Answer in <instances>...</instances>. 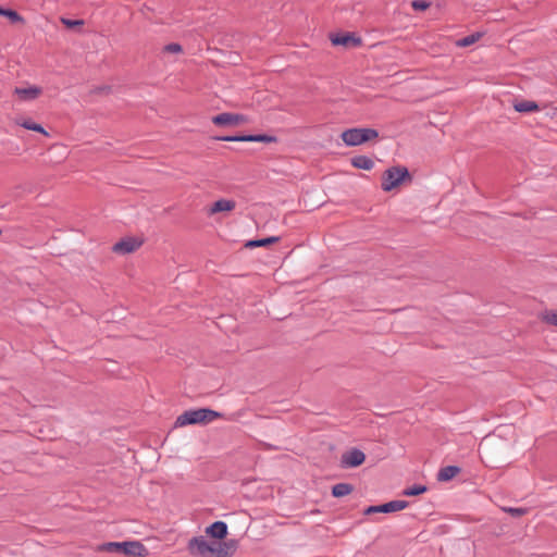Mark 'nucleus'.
<instances>
[{
	"label": "nucleus",
	"mask_w": 557,
	"mask_h": 557,
	"mask_svg": "<svg viewBox=\"0 0 557 557\" xmlns=\"http://www.w3.org/2000/svg\"><path fill=\"white\" fill-rule=\"evenodd\" d=\"M512 108L519 113H533L541 110V106L537 102L527 99H515Z\"/></svg>",
	"instance_id": "obj_12"
},
{
	"label": "nucleus",
	"mask_w": 557,
	"mask_h": 557,
	"mask_svg": "<svg viewBox=\"0 0 557 557\" xmlns=\"http://www.w3.org/2000/svg\"><path fill=\"white\" fill-rule=\"evenodd\" d=\"M377 136L379 133L375 129L366 127L349 128L341 134L342 140L350 147L362 145L377 138Z\"/></svg>",
	"instance_id": "obj_3"
},
{
	"label": "nucleus",
	"mask_w": 557,
	"mask_h": 557,
	"mask_svg": "<svg viewBox=\"0 0 557 557\" xmlns=\"http://www.w3.org/2000/svg\"><path fill=\"white\" fill-rule=\"evenodd\" d=\"M278 240H280L278 237L271 236V237L263 238V239L249 240L246 244V247H248V248L263 247V246H268V245H271V244H275Z\"/></svg>",
	"instance_id": "obj_19"
},
{
	"label": "nucleus",
	"mask_w": 557,
	"mask_h": 557,
	"mask_svg": "<svg viewBox=\"0 0 557 557\" xmlns=\"http://www.w3.org/2000/svg\"><path fill=\"white\" fill-rule=\"evenodd\" d=\"M102 548L110 553H122L126 556L145 557L148 549L139 541L109 542Z\"/></svg>",
	"instance_id": "obj_2"
},
{
	"label": "nucleus",
	"mask_w": 557,
	"mask_h": 557,
	"mask_svg": "<svg viewBox=\"0 0 557 557\" xmlns=\"http://www.w3.org/2000/svg\"><path fill=\"white\" fill-rule=\"evenodd\" d=\"M542 319L545 323L557 326V311H547Z\"/></svg>",
	"instance_id": "obj_25"
},
{
	"label": "nucleus",
	"mask_w": 557,
	"mask_h": 557,
	"mask_svg": "<svg viewBox=\"0 0 557 557\" xmlns=\"http://www.w3.org/2000/svg\"><path fill=\"white\" fill-rule=\"evenodd\" d=\"M409 506V503L407 500H391L385 504L375 505V506H369L364 509L363 513L366 516L372 515V513H391L396 512L399 510H403Z\"/></svg>",
	"instance_id": "obj_6"
},
{
	"label": "nucleus",
	"mask_w": 557,
	"mask_h": 557,
	"mask_svg": "<svg viewBox=\"0 0 557 557\" xmlns=\"http://www.w3.org/2000/svg\"><path fill=\"white\" fill-rule=\"evenodd\" d=\"M12 125L15 127H22L27 131L36 132L45 137H49L50 134L45 129V127L37 123L33 117L25 115V114H18L12 119Z\"/></svg>",
	"instance_id": "obj_7"
},
{
	"label": "nucleus",
	"mask_w": 557,
	"mask_h": 557,
	"mask_svg": "<svg viewBox=\"0 0 557 557\" xmlns=\"http://www.w3.org/2000/svg\"><path fill=\"white\" fill-rule=\"evenodd\" d=\"M366 461V454L356 447L349 448L341 456L339 467L342 469H354L360 467Z\"/></svg>",
	"instance_id": "obj_4"
},
{
	"label": "nucleus",
	"mask_w": 557,
	"mask_h": 557,
	"mask_svg": "<svg viewBox=\"0 0 557 557\" xmlns=\"http://www.w3.org/2000/svg\"><path fill=\"white\" fill-rule=\"evenodd\" d=\"M206 533L216 540H224L227 535V524L224 521H215L206 529Z\"/></svg>",
	"instance_id": "obj_14"
},
{
	"label": "nucleus",
	"mask_w": 557,
	"mask_h": 557,
	"mask_svg": "<svg viewBox=\"0 0 557 557\" xmlns=\"http://www.w3.org/2000/svg\"><path fill=\"white\" fill-rule=\"evenodd\" d=\"M0 15L8 17L12 23H21L23 22V17L13 10L3 9L0 7Z\"/></svg>",
	"instance_id": "obj_21"
},
{
	"label": "nucleus",
	"mask_w": 557,
	"mask_h": 557,
	"mask_svg": "<svg viewBox=\"0 0 557 557\" xmlns=\"http://www.w3.org/2000/svg\"><path fill=\"white\" fill-rule=\"evenodd\" d=\"M220 413L207 408H199V409H190L186 410L182 416L178 418H220Z\"/></svg>",
	"instance_id": "obj_15"
},
{
	"label": "nucleus",
	"mask_w": 557,
	"mask_h": 557,
	"mask_svg": "<svg viewBox=\"0 0 557 557\" xmlns=\"http://www.w3.org/2000/svg\"><path fill=\"white\" fill-rule=\"evenodd\" d=\"M42 90L38 86L16 87L14 95L22 101H29L38 98Z\"/></svg>",
	"instance_id": "obj_11"
},
{
	"label": "nucleus",
	"mask_w": 557,
	"mask_h": 557,
	"mask_svg": "<svg viewBox=\"0 0 557 557\" xmlns=\"http://www.w3.org/2000/svg\"><path fill=\"white\" fill-rule=\"evenodd\" d=\"M351 164L361 170L370 171L374 166V162L366 156H357L351 159Z\"/></svg>",
	"instance_id": "obj_18"
},
{
	"label": "nucleus",
	"mask_w": 557,
	"mask_h": 557,
	"mask_svg": "<svg viewBox=\"0 0 557 557\" xmlns=\"http://www.w3.org/2000/svg\"><path fill=\"white\" fill-rule=\"evenodd\" d=\"M430 2L425 0H413L411 7L417 11H424L430 8Z\"/></svg>",
	"instance_id": "obj_28"
},
{
	"label": "nucleus",
	"mask_w": 557,
	"mask_h": 557,
	"mask_svg": "<svg viewBox=\"0 0 557 557\" xmlns=\"http://www.w3.org/2000/svg\"><path fill=\"white\" fill-rule=\"evenodd\" d=\"M211 420H175L174 428H182L188 424H202L206 425Z\"/></svg>",
	"instance_id": "obj_24"
},
{
	"label": "nucleus",
	"mask_w": 557,
	"mask_h": 557,
	"mask_svg": "<svg viewBox=\"0 0 557 557\" xmlns=\"http://www.w3.org/2000/svg\"><path fill=\"white\" fill-rule=\"evenodd\" d=\"M354 491V485L350 483H337L332 486V496L335 498H341L346 495H349Z\"/></svg>",
	"instance_id": "obj_17"
},
{
	"label": "nucleus",
	"mask_w": 557,
	"mask_h": 557,
	"mask_svg": "<svg viewBox=\"0 0 557 557\" xmlns=\"http://www.w3.org/2000/svg\"><path fill=\"white\" fill-rule=\"evenodd\" d=\"M220 139L224 140V141H255V143H265V144H271V143L277 141V138L275 136L265 135V134L244 135V136H226V137H222Z\"/></svg>",
	"instance_id": "obj_10"
},
{
	"label": "nucleus",
	"mask_w": 557,
	"mask_h": 557,
	"mask_svg": "<svg viewBox=\"0 0 557 557\" xmlns=\"http://www.w3.org/2000/svg\"><path fill=\"white\" fill-rule=\"evenodd\" d=\"M426 491H428V486L426 485L414 484L412 486H409V487L405 488L403 491V495L404 496H418V495H421V494L425 493Z\"/></svg>",
	"instance_id": "obj_20"
},
{
	"label": "nucleus",
	"mask_w": 557,
	"mask_h": 557,
	"mask_svg": "<svg viewBox=\"0 0 557 557\" xmlns=\"http://www.w3.org/2000/svg\"><path fill=\"white\" fill-rule=\"evenodd\" d=\"M236 202L231 199H219L212 203L208 210L209 215H213L219 212H231L235 209Z\"/></svg>",
	"instance_id": "obj_13"
},
{
	"label": "nucleus",
	"mask_w": 557,
	"mask_h": 557,
	"mask_svg": "<svg viewBox=\"0 0 557 557\" xmlns=\"http://www.w3.org/2000/svg\"><path fill=\"white\" fill-rule=\"evenodd\" d=\"M504 511L510 513L512 517H522L528 512L527 508L505 507Z\"/></svg>",
	"instance_id": "obj_26"
},
{
	"label": "nucleus",
	"mask_w": 557,
	"mask_h": 557,
	"mask_svg": "<svg viewBox=\"0 0 557 557\" xmlns=\"http://www.w3.org/2000/svg\"><path fill=\"white\" fill-rule=\"evenodd\" d=\"M461 468L458 466H446L440 469L436 479L440 482H447L454 479L457 474H459Z\"/></svg>",
	"instance_id": "obj_16"
},
{
	"label": "nucleus",
	"mask_w": 557,
	"mask_h": 557,
	"mask_svg": "<svg viewBox=\"0 0 557 557\" xmlns=\"http://www.w3.org/2000/svg\"><path fill=\"white\" fill-rule=\"evenodd\" d=\"M61 23L64 26H66L67 28H74V27L83 26L84 25V21L83 20H70V18H65V17L61 18Z\"/></svg>",
	"instance_id": "obj_27"
},
{
	"label": "nucleus",
	"mask_w": 557,
	"mask_h": 557,
	"mask_svg": "<svg viewBox=\"0 0 557 557\" xmlns=\"http://www.w3.org/2000/svg\"><path fill=\"white\" fill-rule=\"evenodd\" d=\"M249 120L244 114L221 113L212 117V123L218 126H239L248 123Z\"/></svg>",
	"instance_id": "obj_9"
},
{
	"label": "nucleus",
	"mask_w": 557,
	"mask_h": 557,
	"mask_svg": "<svg viewBox=\"0 0 557 557\" xmlns=\"http://www.w3.org/2000/svg\"><path fill=\"white\" fill-rule=\"evenodd\" d=\"M480 38H481V34H479V33L472 34V35H469L465 38L457 40L456 46L461 47V48L468 47V46L475 44Z\"/></svg>",
	"instance_id": "obj_22"
},
{
	"label": "nucleus",
	"mask_w": 557,
	"mask_h": 557,
	"mask_svg": "<svg viewBox=\"0 0 557 557\" xmlns=\"http://www.w3.org/2000/svg\"><path fill=\"white\" fill-rule=\"evenodd\" d=\"M164 52L168 53H181L182 52V46L180 44H169L163 48Z\"/></svg>",
	"instance_id": "obj_29"
},
{
	"label": "nucleus",
	"mask_w": 557,
	"mask_h": 557,
	"mask_svg": "<svg viewBox=\"0 0 557 557\" xmlns=\"http://www.w3.org/2000/svg\"><path fill=\"white\" fill-rule=\"evenodd\" d=\"M359 40H356L350 35H343V36H336L332 38V44L335 46H348L350 42H358Z\"/></svg>",
	"instance_id": "obj_23"
},
{
	"label": "nucleus",
	"mask_w": 557,
	"mask_h": 557,
	"mask_svg": "<svg viewBox=\"0 0 557 557\" xmlns=\"http://www.w3.org/2000/svg\"><path fill=\"white\" fill-rule=\"evenodd\" d=\"M411 181L410 173L405 166H391L382 174L381 187L388 193L400 187L406 182Z\"/></svg>",
	"instance_id": "obj_1"
},
{
	"label": "nucleus",
	"mask_w": 557,
	"mask_h": 557,
	"mask_svg": "<svg viewBox=\"0 0 557 557\" xmlns=\"http://www.w3.org/2000/svg\"><path fill=\"white\" fill-rule=\"evenodd\" d=\"M143 243V239L139 237L127 236L116 242L112 246V251L120 256L129 255L137 251Z\"/></svg>",
	"instance_id": "obj_5"
},
{
	"label": "nucleus",
	"mask_w": 557,
	"mask_h": 557,
	"mask_svg": "<svg viewBox=\"0 0 557 557\" xmlns=\"http://www.w3.org/2000/svg\"><path fill=\"white\" fill-rule=\"evenodd\" d=\"M188 549L195 556L212 557L213 544H209L203 536H195L189 540Z\"/></svg>",
	"instance_id": "obj_8"
}]
</instances>
